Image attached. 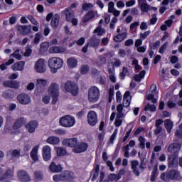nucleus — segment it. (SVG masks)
Masks as SVG:
<instances>
[{"mask_svg": "<svg viewBox=\"0 0 182 182\" xmlns=\"http://www.w3.org/2000/svg\"><path fill=\"white\" fill-rule=\"evenodd\" d=\"M94 33H97L98 36H103L106 33V30L100 25L94 30Z\"/></svg>", "mask_w": 182, "mask_h": 182, "instance_id": "obj_39", "label": "nucleus"}, {"mask_svg": "<svg viewBox=\"0 0 182 182\" xmlns=\"http://www.w3.org/2000/svg\"><path fill=\"white\" fill-rule=\"evenodd\" d=\"M23 68H25V62L20 61L15 63L14 65H11V69L14 70V72L16 71H22L23 70Z\"/></svg>", "mask_w": 182, "mask_h": 182, "instance_id": "obj_25", "label": "nucleus"}, {"mask_svg": "<svg viewBox=\"0 0 182 182\" xmlns=\"http://www.w3.org/2000/svg\"><path fill=\"white\" fill-rule=\"evenodd\" d=\"M34 69L38 73H45L46 72V65L45 60L39 58L35 64Z\"/></svg>", "mask_w": 182, "mask_h": 182, "instance_id": "obj_8", "label": "nucleus"}, {"mask_svg": "<svg viewBox=\"0 0 182 182\" xmlns=\"http://www.w3.org/2000/svg\"><path fill=\"white\" fill-rule=\"evenodd\" d=\"M63 12L65 15V19L68 22H70L75 18V11L71 9H65Z\"/></svg>", "mask_w": 182, "mask_h": 182, "instance_id": "obj_19", "label": "nucleus"}, {"mask_svg": "<svg viewBox=\"0 0 182 182\" xmlns=\"http://www.w3.org/2000/svg\"><path fill=\"white\" fill-rule=\"evenodd\" d=\"M129 73V70L126 67H123L122 72L119 73V77L122 80L124 79L126 77V75Z\"/></svg>", "mask_w": 182, "mask_h": 182, "instance_id": "obj_50", "label": "nucleus"}, {"mask_svg": "<svg viewBox=\"0 0 182 182\" xmlns=\"http://www.w3.org/2000/svg\"><path fill=\"white\" fill-rule=\"evenodd\" d=\"M167 106L169 109H173L177 106V104H176L175 102H173L171 100H168L167 102Z\"/></svg>", "mask_w": 182, "mask_h": 182, "instance_id": "obj_62", "label": "nucleus"}, {"mask_svg": "<svg viewBox=\"0 0 182 182\" xmlns=\"http://www.w3.org/2000/svg\"><path fill=\"white\" fill-rule=\"evenodd\" d=\"M164 125L168 133H171L173 129V122H171L170 119H165Z\"/></svg>", "mask_w": 182, "mask_h": 182, "instance_id": "obj_38", "label": "nucleus"}, {"mask_svg": "<svg viewBox=\"0 0 182 182\" xmlns=\"http://www.w3.org/2000/svg\"><path fill=\"white\" fill-rule=\"evenodd\" d=\"M89 65H82L80 68V73L81 75H86L87 72H89Z\"/></svg>", "mask_w": 182, "mask_h": 182, "instance_id": "obj_48", "label": "nucleus"}, {"mask_svg": "<svg viewBox=\"0 0 182 182\" xmlns=\"http://www.w3.org/2000/svg\"><path fill=\"white\" fill-rule=\"evenodd\" d=\"M108 12L109 14H113L114 16H119L120 15V11L114 9V3L113 1H110L108 4Z\"/></svg>", "mask_w": 182, "mask_h": 182, "instance_id": "obj_23", "label": "nucleus"}, {"mask_svg": "<svg viewBox=\"0 0 182 182\" xmlns=\"http://www.w3.org/2000/svg\"><path fill=\"white\" fill-rule=\"evenodd\" d=\"M39 149V146H36L31 151L30 156L33 161H38L39 158L38 157V150Z\"/></svg>", "mask_w": 182, "mask_h": 182, "instance_id": "obj_28", "label": "nucleus"}, {"mask_svg": "<svg viewBox=\"0 0 182 182\" xmlns=\"http://www.w3.org/2000/svg\"><path fill=\"white\" fill-rule=\"evenodd\" d=\"M177 157L178 156L171 155V156L168 158V166L170 168H174V167H177V165L178 164V159Z\"/></svg>", "mask_w": 182, "mask_h": 182, "instance_id": "obj_22", "label": "nucleus"}, {"mask_svg": "<svg viewBox=\"0 0 182 182\" xmlns=\"http://www.w3.org/2000/svg\"><path fill=\"white\" fill-rule=\"evenodd\" d=\"M108 178L109 181H114V180H120L121 176L116 175L115 173H111L109 175Z\"/></svg>", "mask_w": 182, "mask_h": 182, "instance_id": "obj_49", "label": "nucleus"}, {"mask_svg": "<svg viewBox=\"0 0 182 182\" xmlns=\"http://www.w3.org/2000/svg\"><path fill=\"white\" fill-rule=\"evenodd\" d=\"M159 173V169L157 166H156L154 170L152 171L151 176V181H156V178L157 177V174Z\"/></svg>", "mask_w": 182, "mask_h": 182, "instance_id": "obj_45", "label": "nucleus"}, {"mask_svg": "<svg viewBox=\"0 0 182 182\" xmlns=\"http://www.w3.org/2000/svg\"><path fill=\"white\" fill-rule=\"evenodd\" d=\"M48 43H42L40 47L41 52H46V50H48Z\"/></svg>", "mask_w": 182, "mask_h": 182, "instance_id": "obj_54", "label": "nucleus"}, {"mask_svg": "<svg viewBox=\"0 0 182 182\" xmlns=\"http://www.w3.org/2000/svg\"><path fill=\"white\" fill-rule=\"evenodd\" d=\"M38 128V122L36 121H31L26 124V129L28 133H35V130Z\"/></svg>", "mask_w": 182, "mask_h": 182, "instance_id": "obj_24", "label": "nucleus"}, {"mask_svg": "<svg viewBox=\"0 0 182 182\" xmlns=\"http://www.w3.org/2000/svg\"><path fill=\"white\" fill-rule=\"evenodd\" d=\"M108 74L111 82L116 83V75H114V68L108 67Z\"/></svg>", "mask_w": 182, "mask_h": 182, "instance_id": "obj_35", "label": "nucleus"}, {"mask_svg": "<svg viewBox=\"0 0 182 182\" xmlns=\"http://www.w3.org/2000/svg\"><path fill=\"white\" fill-rule=\"evenodd\" d=\"M42 102H43L45 105H49L50 102V95H45L43 97Z\"/></svg>", "mask_w": 182, "mask_h": 182, "instance_id": "obj_57", "label": "nucleus"}, {"mask_svg": "<svg viewBox=\"0 0 182 182\" xmlns=\"http://www.w3.org/2000/svg\"><path fill=\"white\" fill-rule=\"evenodd\" d=\"M62 144L63 146H66L67 147H76V146H77V139L71 138L68 139H64L62 141Z\"/></svg>", "mask_w": 182, "mask_h": 182, "instance_id": "obj_17", "label": "nucleus"}, {"mask_svg": "<svg viewBox=\"0 0 182 182\" xmlns=\"http://www.w3.org/2000/svg\"><path fill=\"white\" fill-rule=\"evenodd\" d=\"M126 36H127V33H122L114 37V42H122V41H124V39H126Z\"/></svg>", "mask_w": 182, "mask_h": 182, "instance_id": "obj_36", "label": "nucleus"}, {"mask_svg": "<svg viewBox=\"0 0 182 182\" xmlns=\"http://www.w3.org/2000/svg\"><path fill=\"white\" fill-rule=\"evenodd\" d=\"M25 123H26V119H25V118L20 117L17 119L15 123L13 124L14 130H18V129H21V127H22Z\"/></svg>", "mask_w": 182, "mask_h": 182, "instance_id": "obj_20", "label": "nucleus"}, {"mask_svg": "<svg viewBox=\"0 0 182 182\" xmlns=\"http://www.w3.org/2000/svg\"><path fill=\"white\" fill-rule=\"evenodd\" d=\"M150 33H151L150 31H145L144 33H140L141 39H146L147 38V36H149V35H150Z\"/></svg>", "mask_w": 182, "mask_h": 182, "instance_id": "obj_61", "label": "nucleus"}, {"mask_svg": "<svg viewBox=\"0 0 182 182\" xmlns=\"http://www.w3.org/2000/svg\"><path fill=\"white\" fill-rule=\"evenodd\" d=\"M42 38V33H37L35 35V38H34V43H36V45H38V43H39L41 39Z\"/></svg>", "mask_w": 182, "mask_h": 182, "instance_id": "obj_52", "label": "nucleus"}, {"mask_svg": "<svg viewBox=\"0 0 182 182\" xmlns=\"http://www.w3.org/2000/svg\"><path fill=\"white\" fill-rule=\"evenodd\" d=\"M99 170H100V166L96 165L91 174H92V181H95L99 177Z\"/></svg>", "mask_w": 182, "mask_h": 182, "instance_id": "obj_34", "label": "nucleus"}, {"mask_svg": "<svg viewBox=\"0 0 182 182\" xmlns=\"http://www.w3.org/2000/svg\"><path fill=\"white\" fill-rule=\"evenodd\" d=\"M27 19H28V21H30V22H31L33 25H36V26H38V25H39L38 21H36V19H35V18L33 17L32 15H28Z\"/></svg>", "mask_w": 182, "mask_h": 182, "instance_id": "obj_51", "label": "nucleus"}, {"mask_svg": "<svg viewBox=\"0 0 182 182\" xmlns=\"http://www.w3.org/2000/svg\"><path fill=\"white\" fill-rule=\"evenodd\" d=\"M116 136H117V129H114L113 134L109 138V141H111L112 144H113V141H114V139H116Z\"/></svg>", "mask_w": 182, "mask_h": 182, "instance_id": "obj_60", "label": "nucleus"}, {"mask_svg": "<svg viewBox=\"0 0 182 182\" xmlns=\"http://www.w3.org/2000/svg\"><path fill=\"white\" fill-rule=\"evenodd\" d=\"M63 181H70L73 180V173L69 171H65L63 173Z\"/></svg>", "mask_w": 182, "mask_h": 182, "instance_id": "obj_27", "label": "nucleus"}, {"mask_svg": "<svg viewBox=\"0 0 182 182\" xmlns=\"http://www.w3.org/2000/svg\"><path fill=\"white\" fill-rule=\"evenodd\" d=\"M56 151L58 156H65L66 154V149L63 147L56 148Z\"/></svg>", "mask_w": 182, "mask_h": 182, "instance_id": "obj_46", "label": "nucleus"}, {"mask_svg": "<svg viewBox=\"0 0 182 182\" xmlns=\"http://www.w3.org/2000/svg\"><path fill=\"white\" fill-rule=\"evenodd\" d=\"M141 11L142 12H148L149 11H151V6L147 4V3L142 4L140 6Z\"/></svg>", "mask_w": 182, "mask_h": 182, "instance_id": "obj_40", "label": "nucleus"}, {"mask_svg": "<svg viewBox=\"0 0 182 182\" xmlns=\"http://www.w3.org/2000/svg\"><path fill=\"white\" fill-rule=\"evenodd\" d=\"M87 122L90 126H96L97 124V114L95 111H90L88 112Z\"/></svg>", "mask_w": 182, "mask_h": 182, "instance_id": "obj_11", "label": "nucleus"}, {"mask_svg": "<svg viewBox=\"0 0 182 182\" xmlns=\"http://www.w3.org/2000/svg\"><path fill=\"white\" fill-rule=\"evenodd\" d=\"M149 48L150 49H154V50L159 49V48H160V41L155 42L153 46L150 44Z\"/></svg>", "mask_w": 182, "mask_h": 182, "instance_id": "obj_58", "label": "nucleus"}, {"mask_svg": "<svg viewBox=\"0 0 182 182\" xmlns=\"http://www.w3.org/2000/svg\"><path fill=\"white\" fill-rule=\"evenodd\" d=\"M59 123L63 127H72L75 126L76 121L75 120V117L70 115H65L60 119Z\"/></svg>", "mask_w": 182, "mask_h": 182, "instance_id": "obj_6", "label": "nucleus"}, {"mask_svg": "<svg viewBox=\"0 0 182 182\" xmlns=\"http://www.w3.org/2000/svg\"><path fill=\"white\" fill-rule=\"evenodd\" d=\"M17 31L20 32L21 35H28L32 31V26H17Z\"/></svg>", "mask_w": 182, "mask_h": 182, "instance_id": "obj_18", "label": "nucleus"}, {"mask_svg": "<svg viewBox=\"0 0 182 182\" xmlns=\"http://www.w3.org/2000/svg\"><path fill=\"white\" fill-rule=\"evenodd\" d=\"M67 64L68 68L73 69V68H76V66H77V60L75 58H70L67 60Z\"/></svg>", "mask_w": 182, "mask_h": 182, "instance_id": "obj_30", "label": "nucleus"}, {"mask_svg": "<svg viewBox=\"0 0 182 182\" xmlns=\"http://www.w3.org/2000/svg\"><path fill=\"white\" fill-rule=\"evenodd\" d=\"M46 142L48 143V144H53L55 146L56 144H59L60 140L59 138L56 136H50L47 139Z\"/></svg>", "mask_w": 182, "mask_h": 182, "instance_id": "obj_33", "label": "nucleus"}, {"mask_svg": "<svg viewBox=\"0 0 182 182\" xmlns=\"http://www.w3.org/2000/svg\"><path fill=\"white\" fill-rule=\"evenodd\" d=\"M48 65L51 69L52 73H56L58 69L62 68L63 66V59L59 57H52L48 60Z\"/></svg>", "mask_w": 182, "mask_h": 182, "instance_id": "obj_2", "label": "nucleus"}, {"mask_svg": "<svg viewBox=\"0 0 182 182\" xmlns=\"http://www.w3.org/2000/svg\"><path fill=\"white\" fill-rule=\"evenodd\" d=\"M100 98V90L96 86L91 87L88 90V100L90 103H96Z\"/></svg>", "mask_w": 182, "mask_h": 182, "instance_id": "obj_5", "label": "nucleus"}, {"mask_svg": "<svg viewBox=\"0 0 182 182\" xmlns=\"http://www.w3.org/2000/svg\"><path fill=\"white\" fill-rule=\"evenodd\" d=\"M6 87H11V89H19L21 82L16 80H7L3 83Z\"/></svg>", "mask_w": 182, "mask_h": 182, "instance_id": "obj_15", "label": "nucleus"}, {"mask_svg": "<svg viewBox=\"0 0 182 182\" xmlns=\"http://www.w3.org/2000/svg\"><path fill=\"white\" fill-rule=\"evenodd\" d=\"M48 86V81L43 79H38L36 85V95H42L46 90Z\"/></svg>", "mask_w": 182, "mask_h": 182, "instance_id": "obj_7", "label": "nucleus"}, {"mask_svg": "<svg viewBox=\"0 0 182 182\" xmlns=\"http://www.w3.org/2000/svg\"><path fill=\"white\" fill-rule=\"evenodd\" d=\"M160 178L166 182H169L170 180H177V181H181V180H182V176L180 175V172L176 169H171L167 172L162 173Z\"/></svg>", "mask_w": 182, "mask_h": 182, "instance_id": "obj_1", "label": "nucleus"}, {"mask_svg": "<svg viewBox=\"0 0 182 182\" xmlns=\"http://www.w3.org/2000/svg\"><path fill=\"white\" fill-rule=\"evenodd\" d=\"M60 20V16L58 14H55L51 20V26L53 28H58L59 25V21Z\"/></svg>", "mask_w": 182, "mask_h": 182, "instance_id": "obj_32", "label": "nucleus"}, {"mask_svg": "<svg viewBox=\"0 0 182 182\" xmlns=\"http://www.w3.org/2000/svg\"><path fill=\"white\" fill-rule=\"evenodd\" d=\"M53 180H54L56 182L63 181L62 173L54 175L53 177Z\"/></svg>", "mask_w": 182, "mask_h": 182, "instance_id": "obj_55", "label": "nucleus"}, {"mask_svg": "<svg viewBox=\"0 0 182 182\" xmlns=\"http://www.w3.org/2000/svg\"><path fill=\"white\" fill-rule=\"evenodd\" d=\"M49 170L51 173H60L62 171V166L56 165L55 162H52L49 166Z\"/></svg>", "mask_w": 182, "mask_h": 182, "instance_id": "obj_26", "label": "nucleus"}, {"mask_svg": "<svg viewBox=\"0 0 182 182\" xmlns=\"http://www.w3.org/2000/svg\"><path fill=\"white\" fill-rule=\"evenodd\" d=\"M180 149H181V144L178 143H172L169 145L168 151V153H171V156L178 157V151H180Z\"/></svg>", "mask_w": 182, "mask_h": 182, "instance_id": "obj_9", "label": "nucleus"}, {"mask_svg": "<svg viewBox=\"0 0 182 182\" xmlns=\"http://www.w3.org/2000/svg\"><path fill=\"white\" fill-rule=\"evenodd\" d=\"M48 95H50L53 99L52 104L56 105L59 98V85L56 82L51 83L48 87Z\"/></svg>", "mask_w": 182, "mask_h": 182, "instance_id": "obj_4", "label": "nucleus"}, {"mask_svg": "<svg viewBox=\"0 0 182 182\" xmlns=\"http://www.w3.org/2000/svg\"><path fill=\"white\" fill-rule=\"evenodd\" d=\"M95 18V11H89L86 15L82 18V22L84 23H87V22H89L90 19H93Z\"/></svg>", "mask_w": 182, "mask_h": 182, "instance_id": "obj_29", "label": "nucleus"}, {"mask_svg": "<svg viewBox=\"0 0 182 182\" xmlns=\"http://www.w3.org/2000/svg\"><path fill=\"white\" fill-rule=\"evenodd\" d=\"M34 174L37 180H42V177H43V175H42V172L36 171Z\"/></svg>", "mask_w": 182, "mask_h": 182, "instance_id": "obj_63", "label": "nucleus"}, {"mask_svg": "<svg viewBox=\"0 0 182 182\" xmlns=\"http://www.w3.org/2000/svg\"><path fill=\"white\" fill-rule=\"evenodd\" d=\"M17 177L20 181L28 182L31 181V177H29V174L28 172L21 170L17 172Z\"/></svg>", "mask_w": 182, "mask_h": 182, "instance_id": "obj_14", "label": "nucleus"}, {"mask_svg": "<svg viewBox=\"0 0 182 182\" xmlns=\"http://www.w3.org/2000/svg\"><path fill=\"white\" fill-rule=\"evenodd\" d=\"M51 149L50 146L46 145L44 146L42 149L43 153V159L45 161H49L52 157V154H50Z\"/></svg>", "mask_w": 182, "mask_h": 182, "instance_id": "obj_12", "label": "nucleus"}, {"mask_svg": "<svg viewBox=\"0 0 182 182\" xmlns=\"http://www.w3.org/2000/svg\"><path fill=\"white\" fill-rule=\"evenodd\" d=\"M11 177H14V171H12V170L11 169H8L5 173L3 175V176H1V178H9Z\"/></svg>", "mask_w": 182, "mask_h": 182, "instance_id": "obj_43", "label": "nucleus"}, {"mask_svg": "<svg viewBox=\"0 0 182 182\" xmlns=\"http://www.w3.org/2000/svg\"><path fill=\"white\" fill-rule=\"evenodd\" d=\"M87 147H89V145L87 143L82 142L78 145H77L76 146H75L73 149V153H77V154L85 153V151L87 150Z\"/></svg>", "mask_w": 182, "mask_h": 182, "instance_id": "obj_13", "label": "nucleus"}, {"mask_svg": "<svg viewBox=\"0 0 182 182\" xmlns=\"http://www.w3.org/2000/svg\"><path fill=\"white\" fill-rule=\"evenodd\" d=\"M8 156H10L11 159H15L21 156V151L14 149L8 152Z\"/></svg>", "mask_w": 182, "mask_h": 182, "instance_id": "obj_37", "label": "nucleus"}, {"mask_svg": "<svg viewBox=\"0 0 182 182\" xmlns=\"http://www.w3.org/2000/svg\"><path fill=\"white\" fill-rule=\"evenodd\" d=\"M127 53H126V50L123 49H119L118 51V56L119 58H125Z\"/></svg>", "mask_w": 182, "mask_h": 182, "instance_id": "obj_59", "label": "nucleus"}, {"mask_svg": "<svg viewBox=\"0 0 182 182\" xmlns=\"http://www.w3.org/2000/svg\"><path fill=\"white\" fill-rule=\"evenodd\" d=\"M49 52L50 53H63V52H65V48L63 47L54 46L49 49Z\"/></svg>", "mask_w": 182, "mask_h": 182, "instance_id": "obj_31", "label": "nucleus"}, {"mask_svg": "<svg viewBox=\"0 0 182 182\" xmlns=\"http://www.w3.org/2000/svg\"><path fill=\"white\" fill-rule=\"evenodd\" d=\"M61 89L69 93H71L73 96H77L79 92V89L77 88V85L72 82L70 81H67L66 82H62L60 85Z\"/></svg>", "mask_w": 182, "mask_h": 182, "instance_id": "obj_3", "label": "nucleus"}, {"mask_svg": "<svg viewBox=\"0 0 182 182\" xmlns=\"http://www.w3.org/2000/svg\"><path fill=\"white\" fill-rule=\"evenodd\" d=\"M91 8H93V4H92V3H85L82 6L83 11H89Z\"/></svg>", "mask_w": 182, "mask_h": 182, "instance_id": "obj_53", "label": "nucleus"}, {"mask_svg": "<svg viewBox=\"0 0 182 182\" xmlns=\"http://www.w3.org/2000/svg\"><path fill=\"white\" fill-rule=\"evenodd\" d=\"M156 109H157V107H156V105H151L150 103H148L146 106L144 107L145 112L150 110V112H156Z\"/></svg>", "mask_w": 182, "mask_h": 182, "instance_id": "obj_42", "label": "nucleus"}, {"mask_svg": "<svg viewBox=\"0 0 182 182\" xmlns=\"http://www.w3.org/2000/svg\"><path fill=\"white\" fill-rule=\"evenodd\" d=\"M168 46V42H166L164 45H162L159 49V53L163 55L164 53V50L167 49V47Z\"/></svg>", "mask_w": 182, "mask_h": 182, "instance_id": "obj_56", "label": "nucleus"}, {"mask_svg": "<svg viewBox=\"0 0 182 182\" xmlns=\"http://www.w3.org/2000/svg\"><path fill=\"white\" fill-rule=\"evenodd\" d=\"M97 63L99 66H102V65H106V58L103 55H100L97 58Z\"/></svg>", "mask_w": 182, "mask_h": 182, "instance_id": "obj_44", "label": "nucleus"}, {"mask_svg": "<svg viewBox=\"0 0 182 182\" xmlns=\"http://www.w3.org/2000/svg\"><path fill=\"white\" fill-rule=\"evenodd\" d=\"M19 52H21L20 50H16L14 53L10 55V58H15L17 60H21V59H22V55H21Z\"/></svg>", "mask_w": 182, "mask_h": 182, "instance_id": "obj_41", "label": "nucleus"}, {"mask_svg": "<svg viewBox=\"0 0 182 182\" xmlns=\"http://www.w3.org/2000/svg\"><path fill=\"white\" fill-rule=\"evenodd\" d=\"M17 102L20 105H29L32 102L31 96L26 93H21L17 96Z\"/></svg>", "mask_w": 182, "mask_h": 182, "instance_id": "obj_10", "label": "nucleus"}, {"mask_svg": "<svg viewBox=\"0 0 182 182\" xmlns=\"http://www.w3.org/2000/svg\"><path fill=\"white\" fill-rule=\"evenodd\" d=\"M87 45L91 46V48H99V45H100V38H97L96 36H92L87 41Z\"/></svg>", "mask_w": 182, "mask_h": 182, "instance_id": "obj_16", "label": "nucleus"}, {"mask_svg": "<svg viewBox=\"0 0 182 182\" xmlns=\"http://www.w3.org/2000/svg\"><path fill=\"white\" fill-rule=\"evenodd\" d=\"M175 136L177 139H182V129H178L175 132Z\"/></svg>", "mask_w": 182, "mask_h": 182, "instance_id": "obj_64", "label": "nucleus"}, {"mask_svg": "<svg viewBox=\"0 0 182 182\" xmlns=\"http://www.w3.org/2000/svg\"><path fill=\"white\" fill-rule=\"evenodd\" d=\"M139 146L141 149H144L146 147V139L143 136L139 137Z\"/></svg>", "mask_w": 182, "mask_h": 182, "instance_id": "obj_47", "label": "nucleus"}, {"mask_svg": "<svg viewBox=\"0 0 182 182\" xmlns=\"http://www.w3.org/2000/svg\"><path fill=\"white\" fill-rule=\"evenodd\" d=\"M131 101H132V96H130V92L127 91L124 95L122 106L124 107H129V106H130Z\"/></svg>", "mask_w": 182, "mask_h": 182, "instance_id": "obj_21", "label": "nucleus"}]
</instances>
